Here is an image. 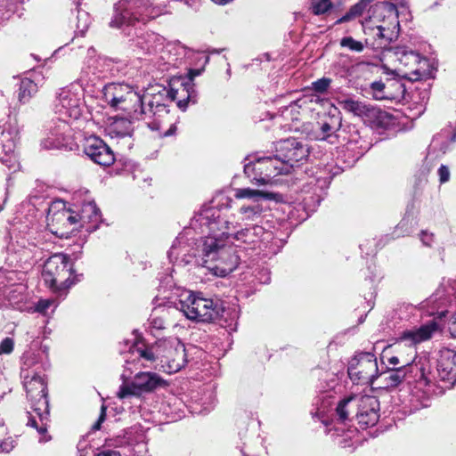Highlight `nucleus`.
I'll return each instance as SVG.
<instances>
[{
    "label": "nucleus",
    "instance_id": "nucleus-23",
    "mask_svg": "<svg viewBox=\"0 0 456 456\" xmlns=\"http://www.w3.org/2000/svg\"><path fill=\"white\" fill-rule=\"evenodd\" d=\"M69 126L66 121H59L54 126L49 128L46 136L41 142V147L45 150H59L69 145Z\"/></svg>",
    "mask_w": 456,
    "mask_h": 456
},
{
    "label": "nucleus",
    "instance_id": "nucleus-21",
    "mask_svg": "<svg viewBox=\"0 0 456 456\" xmlns=\"http://www.w3.org/2000/svg\"><path fill=\"white\" fill-rule=\"evenodd\" d=\"M373 13L383 21H387L394 28L399 27L398 17L408 12V0H394L377 2L373 6Z\"/></svg>",
    "mask_w": 456,
    "mask_h": 456
},
{
    "label": "nucleus",
    "instance_id": "nucleus-9",
    "mask_svg": "<svg viewBox=\"0 0 456 456\" xmlns=\"http://www.w3.org/2000/svg\"><path fill=\"white\" fill-rule=\"evenodd\" d=\"M244 173L258 184H266L278 175L288 174V167L282 163L278 154L257 157L244 165Z\"/></svg>",
    "mask_w": 456,
    "mask_h": 456
},
{
    "label": "nucleus",
    "instance_id": "nucleus-30",
    "mask_svg": "<svg viewBox=\"0 0 456 456\" xmlns=\"http://www.w3.org/2000/svg\"><path fill=\"white\" fill-rule=\"evenodd\" d=\"M16 254H18L19 260L21 263L32 265L41 260L43 252L37 245L28 243V246L21 245L20 248L17 249Z\"/></svg>",
    "mask_w": 456,
    "mask_h": 456
},
{
    "label": "nucleus",
    "instance_id": "nucleus-18",
    "mask_svg": "<svg viewBox=\"0 0 456 456\" xmlns=\"http://www.w3.org/2000/svg\"><path fill=\"white\" fill-rule=\"evenodd\" d=\"M53 109L58 114L59 121L68 118L77 119L82 114L81 101L78 95L68 88L60 89L53 103Z\"/></svg>",
    "mask_w": 456,
    "mask_h": 456
},
{
    "label": "nucleus",
    "instance_id": "nucleus-33",
    "mask_svg": "<svg viewBox=\"0 0 456 456\" xmlns=\"http://www.w3.org/2000/svg\"><path fill=\"white\" fill-rule=\"evenodd\" d=\"M37 85L29 78H23L19 87V101L25 103L37 92Z\"/></svg>",
    "mask_w": 456,
    "mask_h": 456
},
{
    "label": "nucleus",
    "instance_id": "nucleus-16",
    "mask_svg": "<svg viewBox=\"0 0 456 456\" xmlns=\"http://www.w3.org/2000/svg\"><path fill=\"white\" fill-rule=\"evenodd\" d=\"M395 56L399 62V71L409 80L416 81L422 77L427 60L406 46L395 48Z\"/></svg>",
    "mask_w": 456,
    "mask_h": 456
},
{
    "label": "nucleus",
    "instance_id": "nucleus-52",
    "mask_svg": "<svg viewBox=\"0 0 456 456\" xmlns=\"http://www.w3.org/2000/svg\"><path fill=\"white\" fill-rule=\"evenodd\" d=\"M409 359H406V358H403V357H399V356H391L389 358H387V362L391 365H397V364H402V365H404L405 364V362H408Z\"/></svg>",
    "mask_w": 456,
    "mask_h": 456
},
{
    "label": "nucleus",
    "instance_id": "nucleus-55",
    "mask_svg": "<svg viewBox=\"0 0 456 456\" xmlns=\"http://www.w3.org/2000/svg\"><path fill=\"white\" fill-rule=\"evenodd\" d=\"M95 456H120V454L116 451L107 450V451L98 453Z\"/></svg>",
    "mask_w": 456,
    "mask_h": 456
},
{
    "label": "nucleus",
    "instance_id": "nucleus-24",
    "mask_svg": "<svg viewBox=\"0 0 456 456\" xmlns=\"http://www.w3.org/2000/svg\"><path fill=\"white\" fill-rule=\"evenodd\" d=\"M75 215L77 218V227L84 228L88 232H92L98 228L101 214L94 201L85 202L79 213H75Z\"/></svg>",
    "mask_w": 456,
    "mask_h": 456
},
{
    "label": "nucleus",
    "instance_id": "nucleus-35",
    "mask_svg": "<svg viewBox=\"0 0 456 456\" xmlns=\"http://www.w3.org/2000/svg\"><path fill=\"white\" fill-rule=\"evenodd\" d=\"M279 112L285 119L297 120L300 114V106L297 102H291L289 105L282 106Z\"/></svg>",
    "mask_w": 456,
    "mask_h": 456
},
{
    "label": "nucleus",
    "instance_id": "nucleus-26",
    "mask_svg": "<svg viewBox=\"0 0 456 456\" xmlns=\"http://www.w3.org/2000/svg\"><path fill=\"white\" fill-rule=\"evenodd\" d=\"M160 347V342L157 343L155 346L151 347L140 348L134 346H130L128 351V357L126 358V365L125 369L130 370L129 365L134 364L137 365L140 362V360L142 359L147 362H156L159 363V349Z\"/></svg>",
    "mask_w": 456,
    "mask_h": 456
},
{
    "label": "nucleus",
    "instance_id": "nucleus-3",
    "mask_svg": "<svg viewBox=\"0 0 456 456\" xmlns=\"http://www.w3.org/2000/svg\"><path fill=\"white\" fill-rule=\"evenodd\" d=\"M140 97L135 120L144 121L152 131H160V118L169 112L167 108L170 102L177 101V106L182 110H186L188 103L197 102V94L190 84L180 85L176 89L157 84L147 88L142 94H140Z\"/></svg>",
    "mask_w": 456,
    "mask_h": 456
},
{
    "label": "nucleus",
    "instance_id": "nucleus-29",
    "mask_svg": "<svg viewBox=\"0 0 456 456\" xmlns=\"http://www.w3.org/2000/svg\"><path fill=\"white\" fill-rule=\"evenodd\" d=\"M379 378L381 379L384 387L387 388L396 387L403 382L406 383L405 371L403 370V365L381 372Z\"/></svg>",
    "mask_w": 456,
    "mask_h": 456
},
{
    "label": "nucleus",
    "instance_id": "nucleus-10",
    "mask_svg": "<svg viewBox=\"0 0 456 456\" xmlns=\"http://www.w3.org/2000/svg\"><path fill=\"white\" fill-rule=\"evenodd\" d=\"M131 373L132 370L126 369L121 375L124 383L118 392L119 398L150 393L167 385V382L159 375L151 371H140L134 376L131 383H126Z\"/></svg>",
    "mask_w": 456,
    "mask_h": 456
},
{
    "label": "nucleus",
    "instance_id": "nucleus-41",
    "mask_svg": "<svg viewBox=\"0 0 456 456\" xmlns=\"http://www.w3.org/2000/svg\"><path fill=\"white\" fill-rule=\"evenodd\" d=\"M77 33H79L81 36H84L89 25L91 23V18L88 12L82 10H77Z\"/></svg>",
    "mask_w": 456,
    "mask_h": 456
},
{
    "label": "nucleus",
    "instance_id": "nucleus-12",
    "mask_svg": "<svg viewBox=\"0 0 456 456\" xmlns=\"http://www.w3.org/2000/svg\"><path fill=\"white\" fill-rule=\"evenodd\" d=\"M47 227L52 233L59 237H67L69 233L77 229V218L75 212L66 208L63 202H54L46 216Z\"/></svg>",
    "mask_w": 456,
    "mask_h": 456
},
{
    "label": "nucleus",
    "instance_id": "nucleus-25",
    "mask_svg": "<svg viewBox=\"0 0 456 456\" xmlns=\"http://www.w3.org/2000/svg\"><path fill=\"white\" fill-rule=\"evenodd\" d=\"M338 105L346 112L361 118H379L383 112L371 105L365 104L361 101L351 97H345L338 100Z\"/></svg>",
    "mask_w": 456,
    "mask_h": 456
},
{
    "label": "nucleus",
    "instance_id": "nucleus-37",
    "mask_svg": "<svg viewBox=\"0 0 456 456\" xmlns=\"http://www.w3.org/2000/svg\"><path fill=\"white\" fill-rule=\"evenodd\" d=\"M13 275L14 273L12 271L0 269V307L4 305V289L12 282Z\"/></svg>",
    "mask_w": 456,
    "mask_h": 456
},
{
    "label": "nucleus",
    "instance_id": "nucleus-43",
    "mask_svg": "<svg viewBox=\"0 0 456 456\" xmlns=\"http://www.w3.org/2000/svg\"><path fill=\"white\" fill-rule=\"evenodd\" d=\"M332 7L330 0H311L310 9L314 15L326 13Z\"/></svg>",
    "mask_w": 456,
    "mask_h": 456
},
{
    "label": "nucleus",
    "instance_id": "nucleus-17",
    "mask_svg": "<svg viewBox=\"0 0 456 456\" xmlns=\"http://www.w3.org/2000/svg\"><path fill=\"white\" fill-rule=\"evenodd\" d=\"M379 402L376 396L355 395L354 417L361 428L375 426L379 419Z\"/></svg>",
    "mask_w": 456,
    "mask_h": 456
},
{
    "label": "nucleus",
    "instance_id": "nucleus-34",
    "mask_svg": "<svg viewBox=\"0 0 456 456\" xmlns=\"http://www.w3.org/2000/svg\"><path fill=\"white\" fill-rule=\"evenodd\" d=\"M236 199H252L254 202H258L259 199H271L272 194L264 192L259 190L250 188H239L235 190L234 194Z\"/></svg>",
    "mask_w": 456,
    "mask_h": 456
},
{
    "label": "nucleus",
    "instance_id": "nucleus-15",
    "mask_svg": "<svg viewBox=\"0 0 456 456\" xmlns=\"http://www.w3.org/2000/svg\"><path fill=\"white\" fill-rule=\"evenodd\" d=\"M1 144L0 161L7 167L9 170L16 171L19 167V162L15 154L16 142L19 139V127L16 118L9 116V120L4 124L0 121Z\"/></svg>",
    "mask_w": 456,
    "mask_h": 456
},
{
    "label": "nucleus",
    "instance_id": "nucleus-53",
    "mask_svg": "<svg viewBox=\"0 0 456 456\" xmlns=\"http://www.w3.org/2000/svg\"><path fill=\"white\" fill-rule=\"evenodd\" d=\"M12 441H4L0 443V452H9L13 449Z\"/></svg>",
    "mask_w": 456,
    "mask_h": 456
},
{
    "label": "nucleus",
    "instance_id": "nucleus-14",
    "mask_svg": "<svg viewBox=\"0 0 456 456\" xmlns=\"http://www.w3.org/2000/svg\"><path fill=\"white\" fill-rule=\"evenodd\" d=\"M158 353L159 356L156 368L168 374L179 371L187 362L185 346L178 340L160 341Z\"/></svg>",
    "mask_w": 456,
    "mask_h": 456
},
{
    "label": "nucleus",
    "instance_id": "nucleus-36",
    "mask_svg": "<svg viewBox=\"0 0 456 456\" xmlns=\"http://www.w3.org/2000/svg\"><path fill=\"white\" fill-rule=\"evenodd\" d=\"M340 126V121L333 117L330 118V121H323L321 124L322 140H326L331 136Z\"/></svg>",
    "mask_w": 456,
    "mask_h": 456
},
{
    "label": "nucleus",
    "instance_id": "nucleus-32",
    "mask_svg": "<svg viewBox=\"0 0 456 456\" xmlns=\"http://www.w3.org/2000/svg\"><path fill=\"white\" fill-rule=\"evenodd\" d=\"M405 93L404 85L396 79H387V88L386 89V100L401 101Z\"/></svg>",
    "mask_w": 456,
    "mask_h": 456
},
{
    "label": "nucleus",
    "instance_id": "nucleus-11",
    "mask_svg": "<svg viewBox=\"0 0 456 456\" xmlns=\"http://www.w3.org/2000/svg\"><path fill=\"white\" fill-rule=\"evenodd\" d=\"M456 305V281L441 284L436 290L420 305L427 315L437 319L445 317L448 306Z\"/></svg>",
    "mask_w": 456,
    "mask_h": 456
},
{
    "label": "nucleus",
    "instance_id": "nucleus-39",
    "mask_svg": "<svg viewBox=\"0 0 456 456\" xmlns=\"http://www.w3.org/2000/svg\"><path fill=\"white\" fill-rule=\"evenodd\" d=\"M397 32L395 31V28L392 27H384L382 25H379L376 27L375 36L380 39L382 42L380 44L387 45L390 43L395 37H396Z\"/></svg>",
    "mask_w": 456,
    "mask_h": 456
},
{
    "label": "nucleus",
    "instance_id": "nucleus-47",
    "mask_svg": "<svg viewBox=\"0 0 456 456\" xmlns=\"http://www.w3.org/2000/svg\"><path fill=\"white\" fill-rule=\"evenodd\" d=\"M53 304V301L51 299H40L35 305V311L45 314Z\"/></svg>",
    "mask_w": 456,
    "mask_h": 456
},
{
    "label": "nucleus",
    "instance_id": "nucleus-28",
    "mask_svg": "<svg viewBox=\"0 0 456 456\" xmlns=\"http://www.w3.org/2000/svg\"><path fill=\"white\" fill-rule=\"evenodd\" d=\"M106 133L112 139L131 137L133 134L132 122L126 118H114L107 126Z\"/></svg>",
    "mask_w": 456,
    "mask_h": 456
},
{
    "label": "nucleus",
    "instance_id": "nucleus-45",
    "mask_svg": "<svg viewBox=\"0 0 456 456\" xmlns=\"http://www.w3.org/2000/svg\"><path fill=\"white\" fill-rule=\"evenodd\" d=\"M330 83H331V79L330 78L322 77V78H320V79L313 82L312 88L316 93L323 94V93H325L328 90Z\"/></svg>",
    "mask_w": 456,
    "mask_h": 456
},
{
    "label": "nucleus",
    "instance_id": "nucleus-42",
    "mask_svg": "<svg viewBox=\"0 0 456 456\" xmlns=\"http://www.w3.org/2000/svg\"><path fill=\"white\" fill-rule=\"evenodd\" d=\"M164 313L165 309H155L151 317H150V325L152 329L157 330H161L166 328V321L164 319V314H159V313Z\"/></svg>",
    "mask_w": 456,
    "mask_h": 456
},
{
    "label": "nucleus",
    "instance_id": "nucleus-40",
    "mask_svg": "<svg viewBox=\"0 0 456 456\" xmlns=\"http://www.w3.org/2000/svg\"><path fill=\"white\" fill-rule=\"evenodd\" d=\"M387 88V79L374 81L370 85V94L376 100H386V89Z\"/></svg>",
    "mask_w": 456,
    "mask_h": 456
},
{
    "label": "nucleus",
    "instance_id": "nucleus-46",
    "mask_svg": "<svg viewBox=\"0 0 456 456\" xmlns=\"http://www.w3.org/2000/svg\"><path fill=\"white\" fill-rule=\"evenodd\" d=\"M14 341L11 338H5L2 340L0 344V354H11L13 351Z\"/></svg>",
    "mask_w": 456,
    "mask_h": 456
},
{
    "label": "nucleus",
    "instance_id": "nucleus-1",
    "mask_svg": "<svg viewBox=\"0 0 456 456\" xmlns=\"http://www.w3.org/2000/svg\"><path fill=\"white\" fill-rule=\"evenodd\" d=\"M191 225L207 233L193 242H188L184 235H179L168 251L171 261L179 259L185 265L194 264L208 269L216 276L224 277L237 268L240 256L235 247L248 245L254 248L265 237H270L260 225H253L235 231L236 226L223 216L222 210L216 207H204L192 218Z\"/></svg>",
    "mask_w": 456,
    "mask_h": 456
},
{
    "label": "nucleus",
    "instance_id": "nucleus-2",
    "mask_svg": "<svg viewBox=\"0 0 456 456\" xmlns=\"http://www.w3.org/2000/svg\"><path fill=\"white\" fill-rule=\"evenodd\" d=\"M437 330V324L432 321L425 325L420 326L415 330H409L403 331L396 344V348L402 349L409 343L408 351L409 355L412 358L411 361L405 362L403 365L405 371L406 384L409 386L414 385L412 391L413 397H419V392H422L420 401L421 407H428L429 401V387L436 376L431 371L432 362L428 354L422 353L417 355L415 345L429 339L433 333Z\"/></svg>",
    "mask_w": 456,
    "mask_h": 456
},
{
    "label": "nucleus",
    "instance_id": "nucleus-7",
    "mask_svg": "<svg viewBox=\"0 0 456 456\" xmlns=\"http://www.w3.org/2000/svg\"><path fill=\"white\" fill-rule=\"evenodd\" d=\"M72 270L73 264L69 256L54 254L45 262L42 277L51 289L62 291L75 283Z\"/></svg>",
    "mask_w": 456,
    "mask_h": 456
},
{
    "label": "nucleus",
    "instance_id": "nucleus-54",
    "mask_svg": "<svg viewBox=\"0 0 456 456\" xmlns=\"http://www.w3.org/2000/svg\"><path fill=\"white\" fill-rule=\"evenodd\" d=\"M104 419H105V408L102 406V413H101L98 420L93 425L92 429L93 430H99L100 428H101V425L104 421Z\"/></svg>",
    "mask_w": 456,
    "mask_h": 456
},
{
    "label": "nucleus",
    "instance_id": "nucleus-19",
    "mask_svg": "<svg viewBox=\"0 0 456 456\" xmlns=\"http://www.w3.org/2000/svg\"><path fill=\"white\" fill-rule=\"evenodd\" d=\"M276 152L280 159L288 167L289 171L297 163L307 158L309 149L307 145L302 142L295 138H289L278 143Z\"/></svg>",
    "mask_w": 456,
    "mask_h": 456
},
{
    "label": "nucleus",
    "instance_id": "nucleus-22",
    "mask_svg": "<svg viewBox=\"0 0 456 456\" xmlns=\"http://www.w3.org/2000/svg\"><path fill=\"white\" fill-rule=\"evenodd\" d=\"M437 378L452 387L456 383V352L448 348L439 351L436 361Z\"/></svg>",
    "mask_w": 456,
    "mask_h": 456
},
{
    "label": "nucleus",
    "instance_id": "nucleus-31",
    "mask_svg": "<svg viewBox=\"0 0 456 456\" xmlns=\"http://www.w3.org/2000/svg\"><path fill=\"white\" fill-rule=\"evenodd\" d=\"M355 413V395L341 400L336 407L337 420L346 423L351 420L350 416Z\"/></svg>",
    "mask_w": 456,
    "mask_h": 456
},
{
    "label": "nucleus",
    "instance_id": "nucleus-44",
    "mask_svg": "<svg viewBox=\"0 0 456 456\" xmlns=\"http://www.w3.org/2000/svg\"><path fill=\"white\" fill-rule=\"evenodd\" d=\"M340 45L358 53L362 52L364 48V45L362 42L354 39L352 37H343L340 41Z\"/></svg>",
    "mask_w": 456,
    "mask_h": 456
},
{
    "label": "nucleus",
    "instance_id": "nucleus-20",
    "mask_svg": "<svg viewBox=\"0 0 456 456\" xmlns=\"http://www.w3.org/2000/svg\"><path fill=\"white\" fill-rule=\"evenodd\" d=\"M83 151L93 162L100 166L109 167L115 161L112 150L98 136L86 138Z\"/></svg>",
    "mask_w": 456,
    "mask_h": 456
},
{
    "label": "nucleus",
    "instance_id": "nucleus-50",
    "mask_svg": "<svg viewBox=\"0 0 456 456\" xmlns=\"http://www.w3.org/2000/svg\"><path fill=\"white\" fill-rule=\"evenodd\" d=\"M434 234L428 233L426 231H422L420 233V240L425 246H431L433 242Z\"/></svg>",
    "mask_w": 456,
    "mask_h": 456
},
{
    "label": "nucleus",
    "instance_id": "nucleus-5",
    "mask_svg": "<svg viewBox=\"0 0 456 456\" xmlns=\"http://www.w3.org/2000/svg\"><path fill=\"white\" fill-rule=\"evenodd\" d=\"M166 5L153 4L150 0H119L114 6V15L110 22L112 28L146 24L164 14Z\"/></svg>",
    "mask_w": 456,
    "mask_h": 456
},
{
    "label": "nucleus",
    "instance_id": "nucleus-27",
    "mask_svg": "<svg viewBox=\"0 0 456 456\" xmlns=\"http://www.w3.org/2000/svg\"><path fill=\"white\" fill-rule=\"evenodd\" d=\"M164 38L153 32H146L134 40V45L144 53H154L163 46Z\"/></svg>",
    "mask_w": 456,
    "mask_h": 456
},
{
    "label": "nucleus",
    "instance_id": "nucleus-4",
    "mask_svg": "<svg viewBox=\"0 0 456 456\" xmlns=\"http://www.w3.org/2000/svg\"><path fill=\"white\" fill-rule=\"evenodd\" d=\"M32 361L28 358L23 362L20 376L27 392V397L31 403L32 411L27 412V426L35 428L41 436L40 442H46L50 436H46L49 421V402L47 399V387L43 376L31 370Z\"/></svg>",
    "mask_w": 456,
    "mask_h": 456
},
{
    "label": "nucleus",
    "instance_id": "nucleus-64",
    "mask_svg": "<svg viewBox=\"0 0 456 456\" xmlns=\"http://www.w3.org/2000/svg\"><path fill=\"white\" fill-rule=\"evenodd\" d=\"M4 208V205H0V211H2V209Z\"/></svg>",
    "mask_w": 456,
    "mask_h": 456
},
{
    "label": "nucleus",
    "instance_id": "nucleus-63",
    "mask_svg": "<svg viewBox=\"0 0 456 456\" xmlns=\"http://www.w3.org/2000/svg\"><path fill=\"white\" fill-rule=\"evenodd\" d=\"M140 366H141V367H144V368H145V367H148V366H147L146 364H144V363H142Z\"/></svg>",
    "mask_w": 456,
    "mask_h": 456
},
{
    "label": "nucleus",
    "instance_id": "nucleus-6",
    "mask_svg": "<svg viewBox=\"0 0 456 456\" xmlns=\"http://www.w3.org/2000/svg\"><path fill=\"white\" fill-rule=\"evenodd\" d=\"M180 309L188 319L203 322L224 318V314H227L231 317V322L227 324V327L231 330H236L238 312L235 309L225 310L218 301H214L211 298L190 293L186 299L180 300Z\"/></svg>",
    "mask_w": 456,
    "mask_h": 456
},
{
    "label": "nucleus",
    "instance_id": "nucleus-8",
    "mask_svg": "<svg viewBox=\"0 0 456 456\" xmlns=\"http://www.w3.org/2000/svg\"><path fill=\"white\" fill-rule=\"evenodd\" d=\"M104 101L116 110L128 113L135 120V114L140 107V93L127 84L110 83L102 90Z\"/></svg>",
    "mask_w": 456,
    "mask_h": 456
},
{
    "label": "nucleus",
    "instance_id": "nucleus-61",
    "mask_svg": "<svg viewBox=\"0 0 456 456\" xmlns=\"http://www.w3.org/2000/svg\"><path fill=\"white\" fill-rule=\"evenodd\" d=\"M405 223H406V218H403V219L400 222V224H400L401 226H403V225L405 224Z\"/></svg>",
    "mask_w": 456,
    "mask_h": 456
},
{
    "label": "nucleus",
    "instance_id": "nucleus-38",
    "mask_svg": "<svg viewBox=\"0 0 456 456\" xmlns=\"http://www.w3.org/2000/svg\"><path fill=\"white\" fill-rule=\"evenodd\" d=\"M247 220H255L263 212V208L258 202H253L251 205L242 206L240 209Z\"/></svg>",
    "mask_w": 456,
    "mask_h": 456
},
{
    "label": "nucleus",
    "instance_id": "nucleus-59",
    "mask_svg": "<svg viewBox=\"0 0 456 456\" xmlns=\"http://www.w3.org/2000/svg\"><path fill=\"white\" fill-rule=\"evenodd\" d=\"M451 141L453 142H456V128H455L453 134L451 137Z\"/></svg>",
    "mask_w": 456,
    "mask_h": 456
},
{
    "label": "nucleus",
    "instance_id": "nucleus-56",
    "mask_svg": "<svg viewBox=\"0 0 456 456\" xmlns=\"http://www.w3.org/2000/svg\"><path fill=\"white\" fill-rule=\"evenodd\" d=\"M450 330H451V333L452 335L456 338V313L452 317V325L450 327Z\"/></svg>",
    "mask_w": 456,
    "mask_h": 456
},
{
    "label": "nucleus",
    "instance_id": "nucleus-51",
    "mask_svg": "<svg viewBox=\"0 0 456 456\" xmlns=\"http://www.w3.org/2000/svg\"><path fill=\"white\" fill-rule=\"evenodd\" d=\"M201 73V69H189V72H188V75H189V81L186 82V83H182L181 85H187V84H190V86L192 87V89L194 90V85L192 84V80L195 77L197 76H200Z\"/></svg>",
    "mask_w": 456,
    "mask_h": 456
},
{
    "label": "nucleus",
    "instance_id": "nucleus-60",
    "mask_svg": "<svg viewBox=\"0 0 456 456\" xmlns=\"http://www.w3.org/2000/svg\"><path fill=\"white\" fill-rule=\"evenodd\" d=\"M265 274H266V278L264 281H262V282H264V283H267L270 281L269 273H266Z\"/></svg>",
    "mask_w": 456,
    "mask_h": 456
},
{
    "label": "nucleus",
    "instance_id": "nucleus-13",
    "mask_svg": "<svg viewBox=\"0 0 456 456\" xmlns=\"http://www.w3.org/2000/svg\"><path fill=\"white\" fill-rule=\"evenodd\" d=\"M347 373L354 382L373 384L374 380L379 378L375 355L369 352L358 353L350 360Z\"/></svg>",
    "mask_w": 456,
    "mask_h": 456
},
{
    "label": "nucleus",
    "instance_id": "nucleus-57",
    "mask_svg": "<svg viewBox=\"0 0 456 456\" xmlns=\"http://www.w3.org/2000/svg\"><path fill=\"white\" fill-rule=\"evenodd\" d=\"M175 129H176L175 126V125H172V126H170V128H169V129H167V131L163 132L161 134H162L163 136H169V135H172V134H175Z\"/></svg>",
    "mask_w": 456,
    "mask_h": 456
},
{
    "label": "nucleus",
    "instance_id": "nucleus-49",
    "mask_svg": "<svg viewBox=\"0 0 456 456\" xmlns=\"http://www.w3.org/2000/svg\"><path fill=\"white\" fill-rule=\"evenodd\" d=\"M438 175H439V181L440 183H446L449 181L450 179V171H449V168L444 166V165H442L439 168H438Z\"/></svg>",
    "mask_w": 456,
    "mask_h": 456
},
{
    "label": "nucleus",
    "instance_id": "nucleus-58",
    "mask_svg": "<svg viewBox=\"0 0 456 456\" xmlns=\"http://www.w3.org/2000/svg\"><path fill=\"white\" fill-rule=\"evenodd\" d=\"M212 2L219 4V5H225L232 2V0H211Z\"/></svg>",
    "mask_w": 456,
    "mask_h": 456
},
{
    "label": "nucleus",
    "instance_id": "nucleus-48",
    "mask_svg": "<svg viewBox=\"0 0 456 456\" xmlns=\"http://www.w3.org/2000/svg\"><path fill=\"white\" fill-rule=\"evenodd\" d=\"M257 444H260L258 438ZM261 452H263V446L261 444H258L256 451L251 450V448L247 444H245L244 447L241 449L243 456H259Z\"/></svg>",
    "mask_w": 456,
    "mask_h": 456
},
{
    "label": "nucleus",
    "instance_id": "nucleus-62",
    "mask_svg": "<svg viewBox=\"0 0 456 456\" xmlns=\"http://www.w3.org/2000/svg\"><path fill=\"white\" fill-rule=\"evenodd\" d=\"M437 140V137H434L432 143H435Z\"/></svg>",
    "mask_w": 456,
    "mask_h": 456
}]
</instances>
